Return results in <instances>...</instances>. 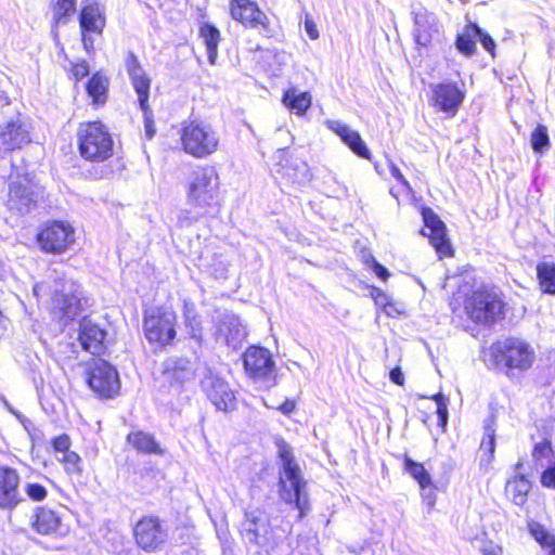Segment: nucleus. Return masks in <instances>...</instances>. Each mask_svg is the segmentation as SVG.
<instances>
[{
  "label": "nucleus",
  "mask_w": 555,
  "mask_h": 555,
  "mask_svg": "<svg viewBox=\"0 0 555 555\" xmlns=\"http://www.w3.org/2000/svg\"><path fill=\"white\" fill-rule=\"evenodd\" d=\"M366 263L370 264L373 272L383 281L388 279L389 271L383 264H380L372 255L366 259Z\"/></svg>",
  "instance_id": "obj_48"
},
{
  "label": "nucleus",
  "mask_w": 555,
  "mask_h": 555,
  "mask_svg": "<svg viewBox=\"0 0 555 555\" xmlns=\"http://www.w3.org/2000/svg\"><path fill=\"white\" fill-rule=\"evenodd\" d=\"M24 492L34 502H41L48 496L47 488L39 482H26Z\"/></svg>",
  "instance_id": "obj_45"
},
{
  "label": "nucleus",
  "mask_w": 555,
  "mask_h": 555,
  "mask_svg": "<svg viewBox=\"0 0 555 555\" xmlns=\"http://www.w3.org/2000/svg\"><path fill=\"white\" fill-rule=\"evenodd\" d=\"M131 83L138 94L140 108L143 111V113H146L149 111L151 79L145 76L143 78L131 81Z\"/></svg>",
  "instance_id": "obj_41"
},
{
  "label": "nucleus",
  "mask_w": 555,
  "mask_h": 555,
  "mask_svg": "<svg viewBox=\"0 0 555 555\" xmlns=\"http://www.w3.org/2000/svg\"><path fill=\"white\" fill-rule=\"evenodd\" d=\"M228 269L222 261H219L218 267L214 269L212 274L217 279H227Z\"/></svg>",
  "instance_id": "obj_62"
},
{
  "label": "nucleus",
  "mask_w": 555,
  "mask_h": 555,
  "mask_svg": "<svg viewBox=\"0 0 555 555\" xmlns=\"http://www.w3.org/2000/svg\"><path fill=\"white\" fill-rule=\"evenodd\" d=\"M77 0H56L52 5L53 29L66 25L76 12Z\"/></svg>",
  "instance_id": "obj_34"
},
{
  "label": "nucleus",
  "mask_w": 555,
  "mask_h": 555,
  "mask_svg": "<svg viewBox=\"0 0 555 555\" xmlns=\"http://www.w3.org/2000/svg\"><path fill=\"white\" fill-rule=\"evenodd\" d=\"M423 496L427 501L429 506H433L436 501V494L433 485L427 487L425 491H423Z\"/></svg>",
  "instance_id": "obj_63"
},
{
  "label": "nucleus",
  "mask_w": 555,
  "mask_h": 555,
  "mask_svg": "<svg viewBox=\"0 0 555 555\" xmlns=\"http://www.w3.org/2000/svg\"><path fill=\"white\" fill-rule=\"evenodd\" d=\"M61 526V517L47 507H37L31 517V528L40 534H53Z\"/></svg>",
  "instance_id": "obj_27"
},
{
  "label": "nucleus",
  "mask_w": 555,
  "mask_h": 555,
  "mask_svg": "<svg viewBox=\"0 0 555 555\" xmlns=\"http://www.w3.org/2000/svg\"><path fill=\"white\" fill-rule=\"evenodd\" d=\"M137 544L145 552L159 550L167 541L168 533L156 516L140 519L133 530Z\"/></svg>",
  "instance_id": "obj_13"
},
{
  "label": "nucleus",
  "mask_w": 555,
  "mask_h": 555,
  "mask_svg": "<svg viewBox=\"0 0 555 555\" xmlns=\"http://www.w3.org/2000/svg\"><path fill=\"white\" fill-rule=\"evenodd\" d=\"M231 15L246 27L268 29L269 20L254 1L241 7L235 5L231 9Z\"/></svg>",
  "instance_id": "obj_24"
},
{
  "label": "nucleus",
  "mask_w": 555,
  "mask_h": 555,
  "mask_svg": "<svg viewBox=\"0 0 555 555\" xmlns=\"http://www.w3.org/2000/svg\"><path fill=\"white\" fill-rule=\"evenodd\" d=\"M404 470L409 473L420 485L422 491L431 486V477L422 463L413 461L411 457H404Z\"/></svg>",
  "instance_id": "obj_37"
},
{
  "label": "nucleus",
  "mask_w": 555,
  "mask_h": 555,
  "mask_svg": "<svg viewBox=\"0 0 555 555\" xmlns=\"http://www.w3.org/2000/svg\"><path fill=\"white\" fill-rule=\"evenodd\" d=\"M144 116H145V137L151 140L154 135H155V132H156V129H155V126H154V121L153 119H151L149 116H147V112L144 113Z\"/></svg>",
  "instance_id": "obj_58"
},
{
  "label": "nucleus",
  "mask_w": 555,
  "mask_h": 555,
  "mask_svg": "<svg viewBox=\"0 0 555 555\" xmlns=\"http://www.w3.org/2000/svg\"><path fill=\"white\" fill-rule=\"evenodd\" d=\"M72 73L76 80H81L90 73L89 64L86 61L78 62L73 65Z\"/></svg>",
  "instance_id": "obj_51"
},
{
  "label": "nucleus",
  "mask_w": 555,
  "mask_h": 555,
  "mask_svg": "<svg viewBox=\"0 0 555 555\" xmlns=\"http://www.w3.org/2000/svg\"><path fill=\"white\" fill-rule=\"evenodd\" d=\"M108 80L100 73H95L87 82L86 89L93 103L103 104L106 101Z\"/></svg>",
  "instance_id": "obj_33"
},
{
  "label": "nucleus",
  "mask_w": 555,
  "mask_h": 555,
  "mask_svg": "<svg viewBox=\"0 0 555 555\" xmlns=\"http://www.w3.org/2000/svg\"><path fill=\"white\" fill-rule=\"evenodd\" d=\"M125 66H126L127 73H129L133 69H137L138 67H140L142 65H141L138 56L132 51H129L127 53V56L125 60Z\"/></svg>",
  "instance_id": "obj_55"
},
{
  "label": "nucleus",
  "mask_w": 555,
  "mask_h": 555,
  "mask_svg": "<svg viewBox=\"0 0 555 555\" xmlns=\"http://www.w3.org/2000/svg\"><path fill=\"white\" fill-rule=\"evenodd\" d=\"M219 178L214 167H201L193 171L188 189V203L194 207L211 206L218 194Z\"/></svg>",
  "instance_id": "obj_9"
},
{
  "label": "nucleus",
  "mask_w": 555,
  "mask_h": 555,
  "mask_svg": "<svg viewBox=\"0 0 555 555\" xmlns=\"http://www.w3.org/2000/svg\"><path fill=\"white\" fill-rule=\"evenodd\" d=\"M49 279L54 280V286H50L48 281L36 283L34 294L38 297L48 288L54 292L51 313L54 319L67 323L79 317L88 305V299L79 285L69 280L61 279L56 268L49 269Z\"/></svg>",
  "instance_id": "obj_2"
},
{
  "label": "nucleus",
  "mask_w": 555,
  "mask_h": 555,
  "mask_svg": "<svg viewBox=\"0 0 555 555\" xmlns=\"http://www.w3.org/2000/svg\"><path fill=\"white\" fill-rule=\"evenodd\" d=\"M215 336L218 343L236 350L242 347L247 332L237 315L225 311L218 318Z\"/></svg>",
  "instance_id": "obj_15"
},
{
  "label": "nucleus",
  "mask_w": 555,
  "mask_h": 555,
  "mask_svg": "<svg viewBox=\"0 0 555 555\" xmlns=\"http://www.w3.org/2000/svg\"><path fill=\"white\" fill-rule=\"evenodd\" d=\"M201 387L217 410L229 412L235 409L236 400L228 383L208 367L203 373Z\"/></svg>",
  "instance_id": "obj_12"
},
{
  "label": "nucleus",
  "mask_w": 555,
  "mask_h": 555,
  "mask_svg": "<svg viewBox=\"0 0 555 555\" xmlns=\"http://www.w3.org/2000/svg\"><path fill=\"white\" fill-rule=\"evenodd\" d=\"M0 141L5 151L21 149L24 144L30 142L27 125L16 120H10L0 127Z\"/></svg>",
  "instance_id": "obj_23"
},
{
  "label": "nucleus",
  "mask_w": 555,
  "mask_h": 555,
  "mask_svg": "<svg viewBox=\"0 0 555 555\" xmlns=\"http://www.w3.org/2000/svg\"><path fill=\"white\" fill-rule=\"evenodd\" d=\"M422 217L425 229L428 231L427 233L423 230L422 234L429 237L430 244L440 256H450L452 248L447 237L446 224L440 220L438 215L428 207L423 208Z\"/></svg>",
  "instance_id": "obj_18"
},
{
  "label": "nucleus",
  "mask_w": 555,
  "mask_h": 555,
  "mask_svg": "<svg viewBox=\"0 0 555 555\" xmlns=\"http://www.w3.org/2000/svg\"><path fill=\"white\" fill-rule=\"evenodd\" d=\"M199 34L206 46L208 62L214 65L218 55L220 31L214 25L206 23L201 27Z\"/></svg>",
  "instance_id": "obj_32"
},
{
  "label": "nucleus",
  "mask_w": 555,
  "mask_h": 555,
  "mask_svg": "<svg viewBox=\"0 0 555 555\" xmlns=\"http://www.w3.org/2000/svg\"><path fill=\"white\" fill-rule=\"evenodd\" d=\"M537 275L543 292L555 294V263L546 261L539 263Z\"/></svg>",
  "instance_id": "obj_39"
},
{
  "label": "nucleus",
  "mask_w": 555,
  "mask_h": 555,
  "mask_svg": "<svg viewBox=\"0 0 555 555\" xmlns=\"http://www.w3.org/2000/svg\"><path fill=\"white\" fill-rule=\"evenodd\" d=\"M296 408L294 401L286 399L278 410L281 411L284 415H289Z\"/></svg>",
  "instance_id": "obj_61"
},
{
  "label": "nucleus",
  "mask_w": 555,
  "mask_h": 555,
  "mask_svg": "<svg viewBox=\"0 0 555 555\" xmlns=\"http://www.w3.org/2000/svg\"><path fill=\"white\" fill-rule=\"evenodd\" d=\"M176 314L171 310L153 308L145 313L144 333L151 343L169 344L176 336Z\"/></svg>",
  "instance_id": "obj_10"
},
{
  "label": "nucleus",
  "mask_w": 555,
  "mask_h": 555,
  "mask_svg": "<svg viewBox=\"0 0 555 555\" xmlns=\"http://www.w3.org/2000/svg\"><path fill=\"white\" fill-rule=\"evenodd\" d=\"M80 31H81V41L83 44V49L86 50V52L88 54L93 53L94 52L93 35H95V34L92 31H83V30H80Z\"/></svg>",
  "instance_id": "obj_52"
},
{
  "label": "nucleus",
  "mask_w": 555,
  "mask_h": 555,
  "mask_svg": "<svg viewBox=\"0 0 555 555\" xmlns=\"http://www.w3.org/2000/svg\"><path fill=\"white\" fill-rule=\"evenodd\" d=\"M127 441L138 451L141 453L146 454H164V451L162 450L158 442L155 440V438L144 431H134L130 433L127 436Z\"/></svg>",
  "instance_id": "obj_30"
},
{
  "label": "nucleus",
  "mask_w": 555,
  "mask_h": 555,
  "mask_svg": "<svg viewBox=\"0 0 555 555\" xmlns=\"http://www.w3.org/2000/svg\"><path fill=\"white\" fill-rule=\"evenodd\" d=\"M328 128L359 157L371 158V152L360 133L339 120H328Z\"/></svg>",
  "instance_id": "obj_22"
},
{
  "label": "nucleus",
  "mask_w": 555,
  "mask_h": 555,
  "mask_svg": "<svg viewBox=\"0 0 555 555\" xmlns=\"http://www.w3.org/2000/svg\"><path fill=\"white\" fill-rule=\"evenodd\" d=\"M475 23H469L466 25L462 34H459L455 40V47L465 56H472L476 52V40L477 35L473 31V25Z\"/></svg>",
  "instance_id": "obj_38"
},
{
  "label": "nucleus",
  "mask_w": 555,
  "mask_h": 555,
  "mask_svg": "<svg viewBox=\"0 0 555 555\" xmlns=\"http://www.w3.org/2000/svg\"><path fill=\"white\" fill-rule=\"evenodd\" d=\"M282 173L287 177L293 183H301L309 179V169L306 163L296 162L295 165H282Z\"/></svg>",
  "instance_id": "obj_40"
},
{
  "label": "nucleus",
  "mask_w": 555,
  "mask_h": 555,
  "mask_svg": "<svg viewBox=\"0 0 555 555\" xmlns=\"http://www.w3.org/2000/svg\"><path fill=\"white\" fill-rule=\"evenodd\" d=\"M246 375L260 388L270 389L276 385V366L271 352L259 346H250L243 353Z\"/></svg>",
  "instance_id": "obj_8"
},
{
  "label": "nucleus",
  "mask_w": 555,
  "mask_h": 555,
  "mask_svg": "<svg viewBox=\"0 0 555 555\" xmlns=\"http://www.w3.org/2000/svg\"><path fill=\"white\" fill-rule=\"evenodd\" d=\"M37 241L44 251L59 254L74 242V230L62 221H53L38 233Z\"/></svg>",
  "instance_id": "obj_14"
},
{
  "label": "nucleus",
  "mask_w": 555,
  "mask_h": 555,
  "mask_svg": "<svg viewBox=\"0 0 555 555\" xmlns=\"http://www.w3.org/2000/svg\"><path fill=\"white\" fill-rule=\"evenodd\" d=\"M283 103L297 115H304L311 105V96L308 92L297 94L295 90H287Z\"/></svg>",
  "instance_id": "obj_35"
},
{
  "label": "nucleus",
  "mask_w": 555,
  "mask_h": 555,
  "mask_svg": "<svg viewBox=\"0 0 555 555\" xmlns=\"http://www.w3.org/2000/svg\"><path fill=\"white\" fill-rule=\"evenodd\" d=\"M480 464L489 465L495 452V417L488 416L483 421V437L480 442Z\"/></svg>",
  "instance_id": "obj_28"
},
{
  "label": "nucleus",
  "mask_w": 555,
  "mask_h": 555,
  "mask_svg": "<svg viewBox=\"0 0 555 555\" xmlns=\"http://www.w3.org/2000/svg\"><path fill=\"white\" fill-rule=\"evenodd\" d=\"M390 380L396 385H403L404 377L400 367H395L389 373Z\"/></svg>",
  "instance_id": "obj_59"
},
{
  "label": "nucleus",
  "mask_w": 555,
  "mask_h": 555,
  "mask_svg": "<svg viewBox=\"0 0 555 555\" xmlns=\"http://www.w3.org/2000/svg\"><path fill=\"white\" fill-rule=\"evenodd\" d=\"M219 134L208 122L193 120L182 128L181 142L186 154L205 158L214 154L219 146Z\"/></svg>",
  "instance_id": "obj_7"
},
{
  "label": "nucleus",
  "mask_w": 555,
  "mask_h": 555,
  "mask_svg": "<svg viewBox=\"0 0 555 555\" xmlns=\"http://www.w3.org/2000/svg\"><path fill=\"white\" fill-rule=\"evenodd\" d=\"M372 297L375 299L378 305H386L388 302L387 295L378 287L373 286L371 291Z\"/></svg>",
  "instance_id": "obj_57"
},
{
  "label": "nucleus",
  "mask_w": 555,
  "mask_h": 555,
  "mask_svg": "<svg viewBox=\"0 0 555 555\" xmlns=\"http://www.w3.org/2000/svg\"><path fill=\"white\" fill-rule=\"evenodd\" d=\"M106 331L88 318H82L79 323V341L83 350L94 356H100L105 350Z\"/></svg>",
  "instance_id": "obj_21"
},
{
  "label": "nucleus",
  "mask_w": 555,
  "mask_h": 555,
  "mask_svg": "<svg viewBox=\"0 0 555 555\" xmlns=\"http://www.w3.org/2000/svg\"><path fill=\"white\" fill-rule=\"evenodd\" d=\"M87 383L100 398H114L120 389L117 370L108 362L99 359L90 367Z\"/></svg>",
  "instance_id": "obj_11"
},
{
  "label": "nucleus",
  "mask_w": 555,
  "mask_h": 555,
  "mask_svg": "<svg viewBox=\"0 0 555 555\" xmlns=\"http://www.w3.org/2000/svg\"><path fill=\"white\" fill-rule=\"evenodd\" d=\"M481 551L483 555H502V548L491 541L486 542Z\"/></svg>",
  "instance_id": "obj_56"
},
{
  "label": "nucleus",
  "mask_w": 555,
  "mask_h": 555,
  "mask_svg": "<svg viewBox=\"0 0 555 555\" xmlns=\"http://www.w3.org/2000/svg\"><path fill=\"white\" fill-rule=\"evenodd\" d=\"M553 453L552 443L548 440L535 443L532 450V461L535 468L544 467V460H548Z\"/></svg>",
  "instance_id": "obj_44"
},
{
  "label": "nucleus",
  "mask_w": 555,
  "mask_h": 555,
  "mask_svg": "<svg viewBox=\"0 0 555 555\" xmlns=\"http://www.w3.org/2000/svg\"><path fill=\"white\" fill-rule=\"evenodd\" d=\"M490 356L495 366L505 370L508 376L514 375L515 372L528 371L535 360L533 347L517 337H508L492 344Z\"/></svg>",
  "instance_id": "obj_4"
},
{
  "label": "nucleus",
  "mask_w": 555,
  "mask_h": 555,
  "mask_svg": "<svg viewBox=\"0 0 555 555\" xmlns=\"http://www.w3.org/2000/svg\"><path fill=\"white\" fill-rule=\"evenodd\" d=\"M241 530L243 538L247 543L256 546L259 555H270L274 552L287 533L283 530V534H279L270 526L268 514L260 508H250L245 512Z\"/></svg>",
  "instance_id": "obj_3"
},
{
  "label": "nucleus",
  "mask_w": 555,
  "mask_h": 555,
  "mask_svg": "<svg viewBox=\"0 0 555 555\" xmlns=\"http://www.w3.org/2000/svg\"><path fill=\"white\" fill-rule=\"evenodd\" d=\"M433 105L440 112L454 116L465 99V91L455 82L431 85Z\"/></svg>",
  "instance_id": "obj_19"
},
{
  "label": "nucleus",
  "mask_w": 555,
  "mask_h": 555,
  "mask_svg": "<svg viewBox=\"0 0 555 555\" xmlns=\"http://www.w3.org/2000/svg\"><path fill=\"white\" fill-rule=\"evenodd\" d=\"M199 218V215H196V214H193L191 210L189 209H181L179 212H178V216H177V222L178 224L183 228V227H190L191 224H193L194 222H196Z\"/></svg>",
  "instance_id": "obj_47"
},
{
  "label": "nucleus",
  "mask_w": 555,
  "mask_h": 555,
  "mask_svg": "<svg viewBox=\"0 0 555 555\" xmlns=\"http://www.w3.org/2000/svg\"><path fill=\"white\" fill-rule=\"evenodd\" d=\"M305 30L311 40H317L320 36L317 24L308 14L305 17Z\"/></svg>",
  "instance_id": "obj_53"
},
{
  "label": "nucleus",
  "mask_w": 555,
  "mask_h": 555,
  "mask_svg": "<svg viewBox=\"0 0 555 555\" xmlns=\"http://www.w3.org/2000/svg\"><path fill=\"white\" fill-rule=\"evenodd\" d=\"M472 321L482 325H491L505 315V304L501 295L493 288H481L473 292L465 305Z\"/></svg>",
  "instance_id": "obj_6"
},
{
  "label": "nucleus",
  "mask_w": 555,
  "mask_h": 555,
  "mask_svg": "<svg viewBox=\"0 0 555 555\" xmlns=\"http://www.w3.org/2000/svg\"><path fill=\"white\" fill-rule=\"evenodd\" d=\"M21 476L16 469L0 466V508L13 511L25 501L21 490Z\"/></svg>",
  "instance_id": "obj_16"
},
{
  "label": "nucleus",
  "mask_w": 555,
  "mask_h": 555,
  "mask_svg": "<svg viewBox=\"0 0 555 555\" xmlns=\"http://www.w3.org/2000/svg\"><path fill=\"white\" fill-rule=\"evenodd\" d=\"M524 463L517 462L515 465L516 475L507 482V491L513 494V501L517 505H521L526 501V495L530 491L531 483L522 473Z\"/></svg>",
  "instance_id": "obj_29"
},
{
  "label": "nucleus",
  "mask_w": 555,
  "mask_h": 555,
  "mask_svg": "<svg viewBox=\"0 0 555 555\" xmlns=\"http://www.w3.org/2000/svg\"><path fill=\"white\" fill-rule=\"evenodd\" d=\"M473 31H475V35H477V40L481 43L483 49L489 52L492 56L495 55V42L493 38L485 31L481 27L478 26V24L473 25Z\"/></svg>",
  "instance_id": "obj_46"
},
{
  "label": "nucleus",
  "mask_w": 555,
  "mask_h": 555,
  "mask_svg": "<svg viewBox=\"0 0 555 555\" xmlns=\"http://www.w3.org/2000/svg\"><path fill=\"white\" fill-rule=\"evenodd\" d=\"M438 425L446 429L448 424V403H439L437 406Z\"/></svg>",
  "instance_id": "obj_54"
},
{
  "label": "nucleus",
  "mask_w": 555,
  "mask_h": 555,
  "mask_svg": "<svg viewBox=\"0 0 555 555\" xmlns=\"http://www.w3.org/2000/svg\"><path fill=\"white\" fill-rule=\"evenodd\" d=\"M413 38L417 46L427 47L438 33V21L434 13L423 7L413 8Z\"/></svg>",
  "instance_id": "obj_20"
},
{
  "label": "nucleus",
  "mask_w": 555,
  "mask_h": 555,
  "mask_svg": "<svg viewBox=\"0 0 555 555\" xmlns=\"http://www.w3.org/2000/svg\"><path fill=\"white\" fill-rule=\"evenodd\" d=\"M52 447H53L55 452H60V453H62V455H64L65 452H70V450H69V447H70L69 437L67 435H61L59 437H55L52 440Z\"/></svg>",
  "instance_id": "obj_49"
},
{
  "label": "nucleus",
  "mask_w": 555,
  "mask_h": 555,
  "mask_svg": "<svg viewBox=\"0 0 555 555\" xmlns=\"http://www.w3.org/2000/svg\"><path fill=\"white\" fill-rule=\"evenodd\" d=\"M106 18L103 8L98 2H91L81 8L79 14V27L83 31H92L101 36L105 27Z\"/></svg>",
  "instance_id": "obj_25"
},
{
  "label": "nucleus",
  "mask_w": 555,
  "mask_h": 555,
  "mask_svg": "<svg viewBox=\"0 0 555 555\" xmlns=\"http://www.w3.org/2000/svg\"><path fill=\"white\" fill-rule=\"evenodd\" d=\"M531 146L534 153L542 154L550 146V138L547 128L543 125H538L531 133Z\"/></svg>",
  "instance_id": "obj_42"
},
{
  "label": "nucleus",
  "mask_w": 555,
  "mask_h": 555,
  "mask_svg": "<svg viewBox=\"0 0 555 555\" xmlns=\"http://www.w3.org/2000/svg\"><path fill=\"white\" fill-rule=\"evenodd\" d=\"M128 75H129V78H130L131 81H133L135 79L143 78V77L146 76L145 70L143 69L142 66L138 67L137 69H133V70L129 72Z\"/></svg>",
  "instance_id": "obj_64"
},
{
  "label": "nucleus",
  "mask_w": 555,
  "mask_h": 555,
  "mask_svg": "<svg viewBox=\"0 0 555 555\" xmlns=\"http://www.w3.org/2000/svg\"><path fill=\"white\" fill-rule=\"evenodd\" d=\"M541 483L546 488L555 489V463L544 469L541 475Z\"/></svg>",
  "instance_id": "obj_50"
},
{
  "label": "nucleus",
  "mask_w": 555,
  "mask_h": 555,
  "mask_svg": "<svg viewBox=\"0 0 555 555\" xmlns=\"http://www.w3.org/2000/svg\"><path fill=\"white\" fill-rule=\"evenodd\" d=\"M164 374L168 379L182 385L194 377V366L189 359L172 357L165 361Z\"/></svg>",
  "instance_id": "obj_26"
},
{
  "label": "nucleus",
  "mask_w": 555,
  "mask_h": 555,
  "mask_svg": "<svg viewBox=\"0 0 555 555\" xmlns=\"http://www.w3.org/2000/svg\"><path fill=\"white\" fill-rule=\"evenodd\" d=\"M59 461L64 464V469L68 475L80 476L82 474V460L76 452H65L62 457H59Z\"/></svg>",
  "instance_id": "obj_43"
},
{
  "label": "nucleus",
  "mask_w": 555,
  "mask_h": 555,
  "mask_svg": "<svg viewBox=\"0 0 555 555\" xmlns=\"http://www.w3.org/2000/svg\"><path fill=\"white\" fill-rule=\"evenodd\" d=\"M389 170H390V175L401 184L403 185H408V181L405 180V178L403 177V175L401 173L400 169L393 164L391 163L390 166H389Z\"/></svg>",
  "instance_id": "obj_60"
},
{
  "label": "nucleus",
  "mask_w": 555,
  "mask_h": 555,
  "mask_svg": "<svg viewBox=\"0 0 555 555\" xmlns=\"http://www.w3.org/2000/svg\"><path fill=\"white\" fill-rule=\"evenodd\" d=\"M276 447L282 463L279 477V495L284 503L294 505L299 512L298 518L302 519L310 512L307 481L301 476L300 468L295 462L292 447L284 440H279Z\"/></svg>",
  "instance_id": "obj_1"
},
{
  "label": "nucleus",
  "mask_w": 555,
  "mask_h": 555,
  "mask_svg": "<svg viewBox=\"0 0 555 555\" xmlns=\"http://www.w3.org/2000/svg\"><path fill=\"white\" fill-rule=\"evenodd\" d=\"M183 318L190 336L199 344L203 338L202 321L194 302L191 300L185 299L183 302Z\"/></svg>",
  "instance_id": "obj_31"
},
{
  "label": "nucleus",
  "mask_w": 555,
  "mask_h": 555,
  "mask_svg": "<svg viewBox=\"0 0 555 555\" xmlns=\"http://www.w3.org/2000/svg\"><path fill=\"white\" fill-rule=\"evenodd\" d=\"M5 205L10 211L20 216L29 214L36 207L37 201L26 177L9 184Z\"/></svg>",
  "instance_id": "obj_17"
},
{
  "label": "nucleus",
  "mask_w": 555,
  "mask_h": 555,
  "mask_svg": "<svg viewBox=\"0 0 555 555\" xmlns=\"http://www.w3.org/2000/svg\"><path fill=\"white\" fill-rule=\"evenodd\" d=\"M77 141L79 153L86 160L100 163L113 156V138L101 121L81 124Z\"/></svg>",
  "instance_id": "obj_5"
},
{
  "label": "nucleus",
  "mask_w": 555,
  "mask_h": 555,
  "mask_svg": "<svg viewBox=\"0 0 555 555\" xmlns=\"http://www.w3.org/2000/svg\"><path fill=\"white\" fill-rule=\"evenodd\" d=\"M528 530L542 547L548 550V555H555V534L550 533L543 525L537 521H530Z\"/></svg>",
  "instance_id": "obj_36"
}]
</instances>
